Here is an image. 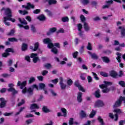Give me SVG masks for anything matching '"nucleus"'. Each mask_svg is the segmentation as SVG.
<instances>
[{
  "label": "nucleus",
  "mask_w": 125,
  "mask_h": 125,
  "mask_svg": "<svg viewBox=\"0 0 125 125\" xmlns=\"http://www.w3.org/2000/svg\"><path fill=\"white\" fill-rule=\"evenodd\" d=\"M27 85V81H24L22 83L19 81L17 83V86H21L20 88L22 90V93L23 94H25V93H28L30 95H33L34 94V89L29 87L28 89L27 87H25Z\"/></svg>",
  "instance_id": "1"
},
{
  "label": "nucleus",
  "mask_w": 125,
  "mask_h": 125,
  "mask_svg": "<svg viewBox=\"0 0 125 125\" xmlns=\"http://www.w3.org/2000/svg\"><path fill=\"white\" fill-rule=\"evenodd\" d=\"M18 21H19L20 23H21V24H18V26H19L20 28H24L25 30H29L30 29L29 25H28V22H27V21L25 20V19L23 18L21 19V18H19L18 19Z\"/></svg>",
  "instance_id": "2"
},
{
  "label": "nucleus",
  "mask_w": 125,
  "mask_h": 125,
  "mask_svg": "<svg viewBox=\"0 0 125 125\" xmlns=\"http://www.w3.org/2000/svg\"><path fill=\"white\" fill-rule=\"evenodd\" d=\"M8 86L10 88L8 89V91L9 92H12L13 95H15V94H16L17 93H18V92L16 90H15L14 88H13V86H14V85H13V83L9 84Z\"/></svg>",
  "instance_id": "3"
},
{
  "label": "nucleus",
  "mask_w": 125,
  "mask_h": 125,
  "mask_svg": "<svg viewBox=\"0 0 125 125\" xmlns=\"http://www.w3.org/2000/svg\"><path fill=\"white\" fill-rule=\"evenodd\" d=\"M5 14L6 17H4V19H5L6 18L12 17V11H11V9L9 8H7L5 9Z\"/></svg>",
  "instance_id": "4"
},
{
  "label": "nucleus",
  "mask_w": 125,
  "mask_h": 125,
  "mask_svg": "<svg viewBox=\"0 0 125 125\" xmlns=\"http://www.w3.org/2000/svg\"><path fill=\"white\" fill-rule=\"evenodd\" d=\"M74 85L76 87L78 88L79 90L82 91V92H85V90L83 87L82 86V85L80 84V82H79V81H75L74 83Z\"/></svg>",
  "instance_id": "5"
},
{
  "label": "nucleus",
  "mask_w": 125,
  "mask_h": 125,
  "mask_svg": "<svg viewBox=\"0 0 125 125\" xmlns=\"http://www.w3.org/2000/svg\"><path fill=\"white\" fill-rule=\"evenodd\" d=\"M59 80H60L59 84L60 85L61 89H65L66 87H67V85H66V84H64L63 83L64 80L63 79V78L60 77Z\"/></svg>",
  "instance_id": "6"
},
{
  "label": "nucleus",
  "mask_w": 125,
  "mask_h": 125,
  "mask_svg": "<svg viewBox=\"0 0 125 125\" xmlns=\"http://www.w3.org/2000/svg\"><path fill=\"white\" fill-rule=\"evenodd\" d=\"M21 7L23 8H25V9H26L27 10H30L31 8H32V9H34V8H35V5L31 4V3L30 2H28L27 3V6L25 5H22Z\"/></svg>",
  "instance_id": "7"
},
{
  "label": "nucleus",
  "mask_w": 125,
  "mask_h": 125,
  "mask_svg": "<svg viewBox=\"0 0 125 125\" xmlns=\"http://www.w3.org/2000/svg\"><path fill=\"white\" fill-rule=\"evenodd\" d=\"M35 109H40V106L37 104H32L30 105V110H32L31 111V113H34L36 112Z\"/></svg>",
  "instance_id": "8"
},
{
  "label": "nucleus",
  "mask_w": 125,
  "mask_h": 125,
  "mask_svg": "<svg viewBox=\"0 0 125 125\" xmlns=\"http://www.w3.org/2000/svg\"><path fill=\"white\" fill-rule=\"evenodd\" d=\"M95 106L98 108L103 107L104 106V102L101 100H98L95 103Z\"/></svg>",
  "instance_id": "9"
},
{
  "label": "nucleus",
  "mask_w": 125,
  "mask_h": 125,
  "mask_svg": "<svg viewBox=\"0 0 125 125\" xmlns=\"http://www.w3.org/2000/svg\"><path fill=\"white\" fill-rule=\"evenodd\" d=\"M0 108H1V109H2V108H4V107H5L6 105V101L5 100V99H4V98H0Z\"/></svg>",
  "instance_id": "10"
},
{
  "label": "nucleus",
  "mask_w": 125,
  "mask_h": 125,
  "mask_svg": "<svg viewBox=\"0 0 125 125\" xmlns=\"http://www.w3.org/2000/svg\"><path fill=\"white\" fill-rule=\"evenodd\" d=\"M109 75L113 79H117V77L119 76L118 73L115 70H111L109 71Z\"/></svg>",
  "instance_id": "11"
},
{
  "label": "nucleus",
  "mask_w": 125,
  "mask_h": 125,
  "mask_svg": "<svg viewBox=\"0 0 125 125\" xmlns=\"http://www.w3.org/2000/svg\"><path fill=\"white\" fill-rule=\"evenodd\" d=\"M77 101L79 103L83 102V93L79 92L77 94Z\"/></svg>",
  "instance_id": "12"
},
{
  "label": "nucleus",
  "mask_w": 125,
  "mask_h": 125,
  "mask_svg": "<svg viewBox=\"0 0 125 125\" xmlns=\"http://www.w3.org/2000/svg\"><path fill=\"white\" fill-rule=\"evenodd\" d=\"M101 59L103 62H104V63H106V64L110 63V59H109L108 57H106V56L102 57L101 58Z\"/></svg>",
  "instance_id": "13"
},
{
  "label": "nucleus",
  "mask_w": 125,
  "mask_h": 125,
  "mask_svg": "<svg viewBox=\"0 0 125 125\" xmlns=\"http://www.w3.org/2000/svg\"><path fill=\"white\" fill-rule=\"evenodd\" d=\"M56 27L50 28L49 31L46 33L47 36H50L52 33H55V32H56Z\"/></svg>",
  "instance_id": "14"
},
{
  "label": "nucleus",
  "mask_w": 125,
  "mask_h": 125,
  "mask_svg": "<svg viewBox=\"0 0 125 125\" xmlns=\"http://www.w3.org/2000/svg\"><path fill=\"white\" fill-rule=\"evenodd\" d=\"M94 96L96 98H100V97H101V94H100V89H98L95 91Z\"/></svg>",
  "instance_id": "15"
},
{
  "label": "nucleus",
  "mask_w": 125,
  "mask_h": 125,
  "mask_svg": "<svg viewBox=\"0 0 125 125\" xmlns=\"http://www.w3.org/2000/svg\"><path fill=\"white\" fill-rule=\"evenodd\" d=\"M83 28L85 32H88L90 30V27L88 26V24L86 22H84Z\"/></svg>",
  "instance_id": "16"
},
{
  "label": "nucleus",
  "mask_w": 125,
  "mask_h": 125,
  "mask_svg": "<svg viewBox=\"0 0 125 125\" xmlns=\"http://www.w3.org/2000/svg\"><path fill=\"white\" fill-rule=\"evenodd\" d=\"M28 50V44L25 43H23L21 46L22 51H26Z\"/></svg>",
  "instance_id": "17"
},
{
  "label": "nucleus",
  "mask_w": 125,
  "mask_h": 125,
  "mask_svg": "<svg viewBox=\"0 0 125 125\" xmlns=\"http://www.w3.org/2000/svg\"><path fill=\"white\" fill-rule=\"evenodd\" d=\"M34 51H37L39 48L40 47V43L39 42H36L34 44Z\"/></svg>",
  "instance_id": "18"
},
{
  "label": "nucleus",
  "mask_w": 125,
  "mask_h": 125,
  "mask_svg": "<svg viewBox=\"0 0 125 125\" xmlns=\"http://www.w3.org/2000/svg\"><path fill=\"white\" fill-rule=\"evenodd\" d=\"M47 1L49 5H51L52 4H56L57 3V0H45Z\"/></svg>",
  "instance_id": "19"
},
{
  "label": "nucleus",
  "mask_w": 125,
  "mask_h": 125,
  "mask_svg": "<svg viewBox=\"0 0 125 125\" xmlns=\"http://www.w3.org/2000/svg\"><path fill=\"white\" fill-rule=\"evenodd\" d=\"M42 111L43 113H49L50 112V110L47 108V106L45 105H43L42 108Z\"/></svg>",
  "instance_id": "20"
},
{
  "label": "nucleus",
  "mask_w": 125,
  "mask_h": 125,
  "mask_svg": "<svg viewBox=\"0 0 125 125\" xmlns=\"http://www.w3.org/2000/svg\"><path fill=\"white\" fill-rule=\"evenodd\" d=\"M95 115H96V111H95L93 109H92V111L89 115V117L90 119H92V118H93V117H94Z\"/></svg>",
  "instance_id": "21"
},
{
  "label": "nucleus",
  "mask_w": 125,
  "mask_h": 125,
  "mask_svg": "<svg viewBox=\"0 0 125 125\" xmlns=\"http://www.w3.org/2000/svg\"><path fill=\"white\" fill-rule=\"evenodd\" d=\"M46 18H45L44 15H41L40 16H39L37 17V19H38V20H40V21H44V20H45Z\"/></svg>",
  "instance_id": "22"
},
{
  "label": "nucleus",
  "mask_w": 125,
  "mask_h": 125,
  "mask_svg": "<svg viewBox=\"0 0 125 125\" xmlns=\"http://www.w3.org/2000/svg\"><path fill=\"white\" fill-rule=\"evenodd\" d=\"M19 13H20V14H21L22 15H26L27 14H29V12L26 10L22 11L21 10H19Z\"/></svg>",
  "instance_id": "23"
},
{
  "label": "nucleus",
  "mask_w": 125,
  "mask_h": 125,
  "mask_svg": "<svg viewBox=\"0 0 125 125\" xmlns=\"http://www.w3.org/2000/svg\"><path fill=\"white\" fill-rule=\"evenodd\" d=\"M91 58L92 59H94V60H98L99 57L95 53H93L91 55Z\"/></svg>",
  "instance_id": "24"
},
{
  "label": "nucleus",
  "mask_w": 125,
  "mask_h": 125,
  "mask_svg": "<svg viewBox=\"0 0 125 125\" xmlns=\"http://www.w3.org/2000/svg\"><path fill=\"white\" fill-rule=\"evenodd\" d=\"M43 42L45 44H48L50 42H51V40L49 38H46L43 40Z\"/></svg>",
  "instance_id": "25"
},
{
  "label": "nucleus",
  "mask_w": 125,
  "mask_h": 125,
  "mask_svg": "<svg viewBox=\"0 0 125 125\" xmlns=\"http://www.w3.org/2000/svg\"><path fill=\"white\" fill-rule=\"evenodd\" d=\"M98 121L100 123L101 125H104V121L103 119L101 118V116H98Z\"/></svg>",
  "instance_id": "26"
},
{
  "label": "nucleus",
  "mask_w": 125,
  "mask_h": 125,
  "mask_svg": "<svg viewBox=\"0 0 125 125\" xmlns=\"http://www.w3.org/2000/svg\"><path fill=\"white\" fill-rule=\"evenodd\" d=\"M62 21L63 23H66V22H69V18L68 17H64L62 18Z\"/></svg>",
  "instance_id": "27"
},
{
  "label": "nucleus",
  "mask_w": 125,
  "mask_h": 125,
  "mask_svg": "<svg viewBox=\"0 0 125 125\" xmlns=\"http://www.w3.org/2000/svg\"><path fill=\"white\" fill-rule=\"evenodd\" d=\"M5 52L8 53V52H12V53H14V50L12 48H8L5 50Z\"/></svg>",
  "instance_id": "28"
},
{
  "label": "nucleus",
  "mask_w": 125,
  "mask_h": 125,
  "mask_svg": "<svg viewBox=\"0 0 125 125\" xmlns=\"http://www.w3.org/2000/svg\"><path fill=\"white\" fill-rule=\"evenodd\" d=\"M39 88L40 89H44L45 88V84L43 83H40L39 84Z\"/></svg>",
  "instance_id": "29"
},
{
  "label": "nucleus",
  "mask_w": 125,
  "mask_h": 125,
  "mask_svg": "<svg viewBox=\"0 0 125 125\" xmlns=\"http://www.w3.org/2000/svg\"><path fill=\"white\" fill-rule=\"evenodd\" d=\"M8 20L9 21H11V22H13V23H14L15 22L16 20L15 19H12V17H9V18H5V21H7Z\"/></svg>",
  "instance_id": "30"
},
{
  "label": "nucleus",
  "mask_w": 125,
  "mask_h": 125,
  "mask_svg": "<svg viewBox=\"0 0 125 125\" xmlns=\"http://www.w3.org/2000/svg\"><path fill=\"white\" fill-rule=\"evenodd\" d=\"M100 75H101V76H102L103 77H104L105 78H107V77H108V73L103 71H101L100 73Z\"/></svg>",
  "instance_id": "31"
},
{
  "label": "nucleus",
  "mask_w": 125,
  "mask_h": 125,
  "mask_svg": "<svg viewBox=\"0 0 125 125\" xmlns=\"http://www.w3.org/2000/svg\"><path fill=\"white\" fill-rule=\"evenodd\" d=\"M51 51L54 53V54H57L58 53V50L56 47L52 48Z\"/></svg>",
  "instance_id": "32"
},
{
  "label": "nucleus",
  "mask_w": 125,
  "mask_h": 125,
  "mask_svg": "<svg viewBox=\"0 0 125 125\" xmlns=\"http://www.w3.org/2000/svg\"><path fill=\"white\" fill-rule=\"evenodd\" d=\"M104 84H105V86L106 87H107L108 86H109V85H112V84H113V83L111 82H107V81H104Z\"/></svg>",
  "instance_id": "33"
},
{
  "label": "nucleus",
  "mask_w": 125,
  "mask_h": 125,
  "mask_svg": "<svg viewBox=\"0 0 125 125\" xmlns=\"http://www.w3.org/2000/svg\"><path fill=\"white\" fill-rule=\"evenodd\" d=\"M49 91H50L51 94H52V96H56L57 94L54 92V90L52 89H49Z\"/></svg>",
  "instance_id": "34"
},
{
  "label": "nucleus",
  "mask_w": 125,
  "mask_h": 125,
  "mask_svg": "<svg viewBox=\"0 0 125 125\" xmlns=\"http://www.w3.org/2000/svg\"><path fill=\"white\" fill-rule=\"evenodd\" d=\"M119 85H121L122 87H125V83L124 81H120L119 82Z\"/></svg>",
  "instance_id": "35"
},
{
  "label": "nucleus",
  "mask_w": 125,
  "mask_h": 125,
  "mask_svg": "<svg viewBox=\"0 0 125 125\" xmlns=\"http://www.w3.org/2000/svg\"><path fill=\"white\" fill-rule=\"evenodd\" d=\"M8 41H9V42H18V40L15 38H8Z\"/></svg>",
  "instance_id": "36"
},
{
  "label": "nucleus",
  "mask_w": 125,
  "mask_h": 125,
  "mask_svg": "<svg viewBox=\"0 0 125 125\" xmlns=\"http://www.w3.org/2000/svg\"><path fill=\"white\" fill-rule=\"evenodd\" d=\"M80 19L81 20V21L83 22V23L86 22H85V17H84V16L83 15H81L80 16Z\"/></svg>",
  "instance_id": "37"
},
{
  "label": "nucleus",
  "mask_w": 125,
  "mask_h": 125,
  "mask_svg": "<svg viewBox=\"0 0 125 125\" xmlns=\"http://www.w3.org/2000/svg\"><path fill=\"white\" fill-rule=\"evenodd\" d=\"M62 112L63 113V117H66L67 116V110L64 108H62Z\"/></svg>",
  "instance_id": "38"
},
{
  "label": "nucleus",
  "mask_w": 125,
  "mask_h": 125,
  "mask_svg": "<svg viewBox=\"0 0 125 125\" xmlns=\"http://www.w3.org/2000/svg\"><path fill=\"white\" fill-rule=\"evenodd\" d=\"M110 88H105V89H103L102 90V92H103V93H108V92H110Z\"/></svg>",
  "instance_id": "39"
},
{
  "label": "nucleus",
  "mask_w": 125,
  "mask_h": 125,
  "mask_svg": "<svg viewBox=\"0 0 125 125\" xmlns=\"http://www.w3.org/2000/svg\"><path fill=\"white\" fill-rule=\"evenodd\" d=\"M81 116L82 118H86V113L83 110H81Z\"/></svg>",
  "instance_id": "40"
},
{
  "label": "nucleus",
  "mask_w": 125,
  "mask_h": 125,
  "mask_svg": "<svg viewBox=\"0 0 125 125\" xmlns=\"http://www.w3.org/2000/svg\"><path fill=\"white\" fill-rule=\"evenodd\" d=\"M44 12H46V13H47V15H48V16H52V12H51V11H50L48 9L45 10Z\"/></svg>",
  "instance_id": "41"
},
{
  "label": "nucleus",
  "mask_w": 125,
  "mask_h": 125,
  "mask_svg": "<svg viewBox=\"0 0 125 125\" xmlns=\"http://www.w3.org/2000/svg\"><path fill=\"white\" fill-rule=\"evenodd\" d=\"M35 81L36 79L35 78V77H31L29 79L28 83H34V82H35Z\"/></svg>",
  "instance_id": "42"
},
{
  "label": "nucleus",
  "mask_w": 125,
  "mask_h": 125,
  "mask_svg": "<svg viewBox=\"0 0 125 125\" xmlns=\"http://www.w3.org/2000/svg\"><path fill=\"white\" fill-rule=\"evenodd\" d=\"M15 32V31H14V29H12L9 33H7V36H13Z\"/></svg>",
  "instance_id": "43"
},
{
  "label": "nucleus",
  "mask_w": 125,
  "mask_h": 125,
  "mask_svg": "<svg viewBox=\"0 0 125 125\" xmlns=\"http://www.w3.org/2000/svg\"><path fill=\"white\" fill-rule=\"evenodd\" d=\"M38 61H41V60H40V58L36 57L33 59V62L34 63H37Z\"/></svg>",
  "instance_id": "44"
},
{
  "label": "nucleus",
  "mask_w": 125,
  "mask_h": 125,
  "mask_svg": "<svg viewBox=\"0 0 125 125\" xmlns=\"http://www.w3.org/2000/svg\"><path fill=\"white\" fill-rule=\"evenodd\" d=\"M85 73H82L80 75V78L82 81H85Z\"/></svg>",
  "instance_id": "45"
},
{
  "label": "nucleus",
  "mask_w": 125,
  "mask_h": 125,
  "mask_svg": "<svg viewBox=\"0 0 125 125\" xmlns=\"http://www.w3.org/2000/svg\"><path fill=\"white\" fill-rule=\"evenodd\" d=\"M93 76H94V78L95 80L96 81H98L99 80V78L97 76V74L95 72H92Z\"/></svg>",
  "instance_id": "46"
},
{
  "label": "nucleus",
  "mask_w": 125,
  "mask_h": 125,
  "mask_svg": "<svg viewBox=\"0 0 125 125\" xmlns=\"http://www.w3.org/2000/svg\"><path fill=\"white\" fill-rule=\"evenodd\" d=\"M113 112L114 113H117V114H121L122 113V111L121 110V109L116 108L114 110Z\"/></svg>",
  "instance_id": "47"
},
{
  "label": "nucleus",
  "mask_w": 125,
  "mask_h": 125,
  "mask_svg": "<svg viewBox=\"0 0 125 125\" xmlns=\"http://www.w3.org/2000/svg\"><path fill=\"white\" fill-rule=\"evenodd\" d=\"M47 47H48V48H53L54 47V44L52 43V42H50V43H49L48 44Z\"/></svg>",
  "instance_id": "48"
},
{
  "label": "nucleus",
  "mask_w": 125,
  "mask_h": 125,
  "mask_svg": "<svg viewBox=\"0 0 125 125\" xmlns=\"http://www.w3.org/2000/svg\"><path fill=\"white\" fill-rule=\"evenodd\" d=\"M31 31L33 32V33H36V32H37L36 27H35V26H34V25H31Z\"/></svg>",
  "instance_id": "49"
},
{
  "label": "nucleus",
  "mask_w": 125,
  "mask_h": 125,
  "mask_svg": "<svg viewBox=\"0 0 125 125\" xmlns=\"http://www.w3.org/2000/svg\"><path fill=\"white\" fill-rule=\"evenodd\" d=\"M34 14H39V13H41V9H37L33 11Z\"/></svg>",
  "instance_id": "50"
},
{
  "label": "nucleus",
  "mask_w": 125,
  "mask_h": 125,
  "mask_svg": "<svg viewBox=\"0 0 125 125\" xmlns=\"http://www.w3.org/2000/svg\"><path fill=\"white\" fill-rule=\"evenodd\" d=\"M25 104V100H24L23 99H22L21 102L19 103L18 106V107H20V106H22V105H23V104Z\"/></svg>",
  "instance_id": "51"
},
{
  "label": "nucleus",
  "mask_w": 125,
  "mask_h": 125,
  "mask_svg": "<svg viewBox=\"0 0 125 125\" xmlns=\"http://www.w3.org/2000/svg\"><path fill=\"white\" fill-rule=\"evenodd\" d=\"M13 114V112H5V113H3V116H5V117H9V116H11Z\"/></svg>",
  "instance_id": "52"
},
{
  "label": "nucleus",
  "mask_w": 125,
  "mask_h": 125,
  "mask_svg": "<svg viewBox=\"0 0 125 125\" xmlns=\"http://www.w3.org/2000/svg\"><path fill=\"white\" fill-rule=\"evenodd\" d=\"M121 36L123 38H125V28L121 30Z\"/></svg>",
  "instance_id": "53"
},
{
  "label": "nucleus",
  "mask_w": 125,
  "mask_h": 125,
  "mask_svg": "<svg viewBox=\"0 0 125 125\" xmlns=\"http://www.w3.org/2000/svg\"><path fill=\"white\" fill-rule=\"evenodd\" d=\"M87 49L88 50H92V47H91V44L90 42L88 43V45L87 46Z\"/></svg>",
  "instance_id": "54"
},
{
  "label": "nucleus",
  "mask_w": 125,
  "mask_h": 125,
  "mask_svg": "<svg viewBox=\"0 0 125 125\" xmlns=\"http://www.w3.org/2000/svg\"><path fill=\"white\" fill-rule=\"evenodd\" d=\"M44 67L47 69H49V68H51V64L50 63H47L44 65Z\"/></svg>",
  "instance_id": "55"
},
{
  "label": "nucleus",
  "mask_w": 125,
  "mask_h": 125,
  "mask_svg": "<svg viewBox=\"0 0 125 125\" xmlns=\"http://www.w3.org/2000/svg\"><path fill=\"white\" fill-rule=\"evenodd\" d=\"M74 125V118H71L69 121V125Z\"/></svg>",
  "instance_id": "56"
},
{
  "label": "nucleus",
  "mask_w": 125,
  "mask_h": 125,
  "mask_svg": "<svg viewBox=\"0 0 125 125\" xmlns=\"http://www.w3.org/2000/svg\"><path fill=\"white\" fill-rule=\"evenodd\" d=\"M83 51H84V46H82L79 50V52L82 54L83 53Z\"/></svg>",
  "instance_id": "57"
},
{
  "label": "nucleus",
  "mask_w": 125,
  "mask_h": 125,
  "mask_svg": "<svg viewBox=\"0 0 125 125\" xmlns=\"http://www.w3.org/2000/svg\"><path fill=\"white\" fill-rule=\"evenodd\" d=\"M67 83L68 85H71L72 84H73V80H72L71 79H69L67 81Z\"/></svg>",
  "instance_id": "58"
},
{
  "label": "nucleus",
  "mask_w": 125,
  "mask_h": 125,
  "mask_svg": "<svg viewBox=\"0 0 125 125\" xmlns=\"http://www.w3.org/2000/svg\"><path fill=\"white\" fill-rule=\"evenodd\" d=\"M25 19L29 22H32V18L30 16H26Z\"/></svg>",
  "instance_id": "59"
},
{
  "label": "nucleus",
  "mask_w": 125,
  "mask_h": 125,
  "mask_svg": "<svg viewBox=\"0 0 125 125\" xmlns=\"http://www.w3.org/2000/svg\"><path fill=\"white\" fill-rule=\"evenodd\" d=\"M37 56H38V54L37 53H31L30 55V57L31 58H35L36 57H37Z\"/></svg>",
  "instance_id": "60"
},
{
  "label": "nucleus",
  "mask_w": 125,
  "mask_h": 125,
  "mask_svg": "<svg viewBox=\"0 0 125 125\" xmlns=\"http://www.w3.org/2000/svg\"><path fill=\"white\" fill-rule=\"evenodd\" d=\"M78 54H79V52L78 51H76L75 52L73 53V58H77L78 57Z\"/></svg>",
  "instance_id": "61"
},
{
  "label": "nucleus",
  "mask_w": 125,
  "mask_h": 125,
  "mask_svg": "<svg viewBox=\"0 0 125 125\" xmlns=\"http://www.w3.org/2000/svg\"><path fill=\"white\" fill-rule=\"evenodd\" d=\"M47 74H48V71H47V70H43L42 72V76H46V75H47Z\"/></svg>",
  "instance_id": "62"
},
{
  "label": "nucleus",
  "mask_w": 125,
  "mask_h": 125,
  "mask_svg": "<svg viewBox=\"0 0 125 125\" xmlns=\"http://www.w3.org/2000/svg\"><path fill=\"white\" fill-rule=\"evenodd\" d=\"M78 31H82V29H83V25L82 24L79 23L78 24Z\"/></svg>",
  "instance_id": "63"
},
{
  "label": "nucleus",
  "mask_w": 125,
  "mask_h": 125,
  "mask_svg": "<svg viewBox=\"0 0 125 125\" xmlns=\"http://www.w3.org/2000/svg\"><path fill=\"white\" fill-rule=\"evenodd\" d=\"M9 53H7L6 52L5 53H3L2 54V57H7V56H9Z\"/></svg>",
  "instance_id": "64"
}]
</instances>
